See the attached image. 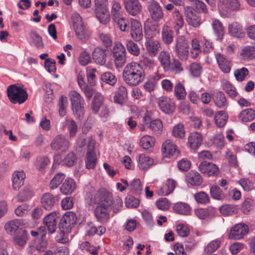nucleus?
<instances>
[{
  "mask_svg": "<svg viewBox=\"0 0 255 255\" xmlns=\"http://www.w3.org/2000/svg\"><path fill=\"white\" fill-rule=\"evenodd\" d=\"M145 74L142 66L137 62L128 63L123 72V78L130 86H135L142 82Z\"/></svg>",
  "mask_w": 255,
  "mask_h": 255,
  "instance_id": "obj_1",
  "label": "nucleus"
},
{
  "mask_svg": "<svg viewBox=\"0 0 255 255\" xmlns=\"http://www.w3.org/2000/svg\"><path fill=\"white\" fill-rule=\"evenodd\" d=\"M97 196L100 199L98 205L111 210L113 209L114 213L118 212L123 205L122 200L120 197L116 196L114 199L112 194L105 191H99Z\"/></svg>",
  "mask_w": 255,
  "mask_h": 255,
  "instance_id": "obj_2",
  "label": "nucleus"
},
{
  "mask_svg": "<svg viewBox=\"0 0 255 255\" xmlns=\"http://www.w3.org/2000/svg\"><path fill=\"white\" fill-rule=\"evenodd\" d=\"M7 95L10 101L13 104H22L28 97L26 92L16 85H11L7 87Z\"/></svg>",
  "mask_w": 255,
  "mask_h": 255,
  "instance_id": "obj_3",
  "label": "nucleus"
},
{
  "mask_svg": "<svg viewBox=\"0 0 255 255\" xmlns=\"http://www.w3.org/2000/svg\"><path fill=\"white\" fill-rule=\"evenodd\" d=\"M77 220V216L74 212H67L61 218L59 224L61 232L63 234L70 233L73 226L76 223Z\"/></svg>",
  "mask_w": 255,
  "mask_h": 255,
  "instance_id": "obj_4",
  "label": "nucleus"
},
{
  "mask_svg": "<svg viewBox=\"0 0 255 255\" xmlns=\"http://www.w3.org/2000/svg\"><path fill=\"white\" fill-rule=\"evenodd\" d=\"M221 4L219 6L220 14L224 16L228 17L231 12H236L241 9V3L239 0H219Z\"/></svg>",
  "mask_w": 255,
  "mask_h": 255,
  "instance_id": "obj_5",
  "label": "nucleus"
},
{
  "mask_svg": "<svg viewBox=\"0 0 255 255\" xmlns=\"http://www.w3.org/2000/svg\"><path fill=\"white\" fill-rule=\"evenodd\" d=\"M175 51L177 56L182 61H186L189 54V44L182 36H178L176 39Z\"/></svg>",
  "mask_w": 255,
  "mask_h": 255,
  "instance_id": "obj_6",
  "label": "nucleus"
},
{
  "mask_svg": "<svg viewBox=\"0 0 255 255\" xmlns=\"http://www.w3.org/2000/svg\"><path fill=\"white\" fill-rule=\"evenodd\" d=\"M115 65L117 68L122 67L126 61V50L124 46L120 42L115 43L113 49Z\"/></svg>",
  "mask_w": 255,
  "mask_h": 255,
  "instance_id": "obj_7",
  "label": "nucleus"
},
{
  "mask_svg": "<svg viewBox=\"0 0 255 255\" xmlns=\"http://www.w3.org/2000/svg\"><path fill=\"white\" fill-rule=\"evenodd\" d=\"M150 29H145V33L146 36V41L145 42V46L146 49L149 55L151 56H155L158 53L160 48V44L157 40L152 39Z\"/></svg>",
  "mask_w": 255,
  "mask_h": 255,
  "instance_id": "obj_8",
  "label": "nucleus"
},
{
  "mask_svg": "<svg viewBox=\"0 0 255 255\" xmlns=\"http://www.w3.org/2000/svg\"><path fill=\"white\" fill-rule=\"evenodd\" d=\"M70 145L68 139L63 135L56 136L52 140L50 146L52 149L56 151L65 152Z\"/></svg>",
  "mask_w": 255,
  "mask_h": 255,
  "instance_id": "obj_9",
  "label": "nucleus"
},
{
  "mask_svg": "<svg viewBox=\"0 0 255 255\" xmlns=\"http://www.w3.org/2000/svg\"><path fill=\"white\" fill-rule=\"evenodd\" d=\"M95 143V140L93 138H89L85 160L86 167L88 169H93L96 165L97 157L94 150Z\"/></svg>",
  "mask_w": 255,
  "mask_h": 255,
  "instance_id": "obj_10",
  "label": "nucleus"
},
{
  "mask_svg": "<svg viewBox=\"0 0 255 255\" xmlns=\"http://www.w3.org/2000/svg\"><path fill=\"white\" fill-rule=\"evenodd\" d=\"M147 8L149 15L154 21H159L163 17L162 8L156 1L150 0L148 1Z\"/></svg>",
  "mask_w": 255,
  "mask_h": 255,
  "instance_id": "obj_11",
  "label": "nucleus"
},
{
  "mask_svg": "<svg viewBox=\"0 0 255 255\" xmlns=\"http://www.w3.org/2000/svg\"><path fill=\"white\" fill-rule=\"evenodd\" d=\"M126 11L132 16H135L142 11V6L138 0H123Z\"/></svg>",
  "mask_w": 255,
  "mask_h": 255,
  "instance_id": "obj_12",
  "label": "nucleus"
},
{
  "mask_svg": "<svg viewBox=\"0 0 255 255\" xmlns=\"http://www.w3.org/2000/svg\"><path fill=\"white\" fill-rule=\"evenodd\" d=\"M249 231L248 226L243 223L238 224L233 227L229 237L231 239L239 240L247 234Z\"/></svg>",
  "mask_w": 255,
  "mask_h": 255,
  "instance_id": "obj_13",
  "label": "nucleus"
},
{
  "mask_svg": "<svg viewBox=\"0 0 255 255\" xmlns=\"http://www.w3.org/2000/svg\"><path fill=\"white\" fill-rule=\"evenodd\" d=\"M130 35L135 41H140L143 38L141 24L137 19L130 18Z\"/></svg>",
  "mask_w": 255,
  "mask_h": 255,
  "instance_id": "obj_14",
  "label": "nucleus"
},
{
  "mask_svg": "<svg viewBox=\"0 0 255 255\" xmlns=\"http://www.w3.org/2000/svg\"><path fill=\"white\" fill-rule=\"evenodd\" d=\"M186 20L187 23L194 27H199L201 22L199 17L193 11V8L189 6L184 8Z\"/></svg>",
  "mask_w": 255,
  "mask_h": 255,
  "instance_id": "obj_15",
  "label": "nucleus"
},
{
  "mask_svg": "<svg viewBox=\"0 0 255 255\" xmlns=\"http://www.w3.org/2000/svg\"><path fill=\"white\" fill-rule=\"evenodd\" d=\"M201 172L208 176L217 175L219 172L218 167L212 163L202 161L199 166Z\"/></svg>",
  "mask_w": 255,
  "mask_h": 255,
  "instance_id": "obj_16",
  "label": "nucleus"
},
{
  "mask_svg": "<svg viewBox=\"0 0 255 255\" xmlns=\"http://www.w3.org/2000/svg\"><path fill=\"white\" fill-rule=\"evenodd\" d=\"M203 136L198 132H192L190 133L187 144L189 147L194 151L196 150L202 145Z\"/></svg>",
  "mask_w": 255,
  "mask_h": 255,
  "instance_id": "obj_17",
  "label": "nucleus"
},
{
  "mask_svg": "<svg viewBox=\"0 0 255 255\" xmlns=\"http://www.w3.org/2000/svg\"><path fill=\"white\" fill-rule=\"evenodd\" d=\"M158 104L161 110L166 114L172 113L175 109L174 102L166 97H162L158 99Z\"/></svg>",
  "mask_w": 255,
  "mask_h": 255,
  "instance_id": "obj_18",
  "label": "nucleus"
},
{
  "mask_svg": "<svg viewBox=\"0 0 255 255\" xmlns=\"http://www.w3.org/2000/svg\"><path fill=\"white\" fill-rule=\"evenodd\" d=\"M111 209L105 208L98 205L94 213L97 220L102 223H107L110 219V212Z\"/></svg>",
  "mask_w": 255,
  "mask_h": 255,
  "instance_id": "obj_19",
  "label": "nucleus"
},
{
  "mask_svg": "<svg viewBox=\"0 0 255 255\" xmlns=\"http://www.w3.org/2000/svg\"><path fill=\"white\" fill-rule=\"evenodd\" d=\"M57 217L55 213H51L45 217L43 223L50 234H53L57 228Z\"/></svg>",
  "mask_w": 255,
  "mask_h": 255,
  "instance_id": "obj_20",
  "label": "nucleus"
},
{
  "mask_svg": "<svg viewBox=\"0 0 255 255\" xmlns=\"http://www.w3.org/2000/svg\"><path fill=\"white\" fill-rule=\"evenodd\" d=\"M162 152L165 156L170 157L172 155H178L179 150L176 145L174 144L170 140H166L162 144Z\"/></svg>",
  "mask_w": 255,
  "mask_h": 255,
  "instance_id": "obj_21",
  "label": "nucleus"
},
{
  "mask_svg": "<svg viewBox=\"0 0 255 255\" xmlns=\"http://www.w3.org/2000/svg\"><path fill=\"white\" fill-rule=\"evenodd\" d=\"M216 58L221 70L225 73H229L232 66L230 61L220 53L216 54Z\"/></svg>",
  "mask_w": 255,
  "mask_h": 255,
  "instance_id": "obj_22",
  "label": "nucleus"
},
{
  "mask_svg": "<svg viewBox=\"0 0 255 255\" xmlns=\"http://www.w3.org/2000/svg\"><path fill=\"white\" fill-rule=\"evenodd\" d=\"M106 50L100 47L95 48L93 51V59L94 61L100 65H103L106 61Z\"/></svg>",
  "mask_w": 255,
  "mask_h": 255,
  "instance_id": "obj_23",
  "label": "nucleus"
},
{
  "mask_svg": "<svg viewBox=\"0 0 255 255\" xmlns=\"http://www.w3.org/2000/svg\"><path fill=\"white\" fill-rule=\"evenodd\" d=\"M161 37L162 41L166 44H170L173 42L174 31L170 26L166 24L163 26L161 31Z\"/></svg>",
  "mask_w": 255,
  "mask_h": 255,
  "instance_id": "obj_24",
  "label": "nucleus"
},
{
  "mask_svg": "<svg viewBox=\"0 0 255 255\" xmlns=\"http://www.w3.org/2000/svg\"><path fill=\"white\" fill-rule=\"evenodd\" d=\"M175 186L176 182L173 180L168 179L162 186L157 190V193L159 195L161 196L168 195L173 192Z\"/></svg>",
  "mask_w": 255,
  "mask_h": 255,
  "instance_id": "obj_25",
  "label": "nucleus"
},
{
  "mask_svg": "<svg viewBox=\"0 0 255 255\" xmlns=\"http://www.w3.org/2000/svg\"><path fill=\"white\" fill-rule=\"evenodd\" d=\"M25 175L23 171H16L12 175V188L18 190L24 184Z\"/></svg>",
  "mask_w": 255,
  "mask_h": 255,
  "instance_id": "obj_26",
  "label": "nucleus"
},
{
  "mask_svg": "<svg viewBox=\"0 0 255 255\" xmlns=\"http://www.w3.org/2000/svg\"><path fill=\"white\" fill-rule=\"evenodd\" d=\"M127 95V88L124 86H120L115 92L114 102L121 105L123 104L126 101Z\"/></svg>",
  "mask_w": 255,
  "mask_h": 255,
  "instance_id": "obj_27",
  "label": "nucleus"
},
{
  "mask_svg": "<svg viewBox=\"0 0 255 255\" xmlns=\"http://www.w3.org/2000/svg\"><path fill=\"white\" fill-rule=\"evenodd\" d=\"M75 189V183L72 179H66L62 183L60 189V192L65 195L71 194Z\"/></svg>",
  "mask_w": 255,
  "mask_h": 255,
  "instance_id": "obj_28",
  "label": "nucleus"
},
{
  "mask_svg": "<svg viewBox=\"0 0 255 255\" xmlns=\"http://www.w3.org/2000/svg\"><path fill=\"white\" fill-rule=\"evenodd\" d=\"M55 203V199L53 195L49 193L44 194L41 198L42 206L47 210L52 209Z\"/></svg>",
  "mask_w": 255,
  "mask_h": 255,
  "instance_id": "obj_29",
  "label": "nucleus"
},
{
  "mask_svg": "<svg viewBox=\"0 0 255 255\" xmlns=\"http://www.w3.org/2000/svg\"><path fill=\"white\" fill-rule=\"evenodd\" d=\"M215 105L219 108H224L227 106V101L225 95L221 91L216 92L213 97Z\"/></svg>",
  "mask_w": 255,
  "mask_h": 255,
  "instance_id": "obj_30",
  "label": "nucleus"
},
{
  "mask_svg": "<svg viewBox=\"0 0 255 255\" xmlns=\"http://www.w3.org/2000/svg\"><path fill=\"white\" fill-rule=\"evenodd\" d=\"M74 28L78 38L80 40L86 42L89 39L90 34L83 23L78 26H75Z\"/></svg>",
  "mask_w": 255,
  "mask_h": 255,
  "instance_id": "obj_31",
  "label": "nucleus"
},
{
  "mask_svg": "<svg viewBox=\"0 0 255 255\" xmlns=\"http://www.w3.org/2000/svg\"><path fill=\"white\" fill-rule=\"evenodd\" d=\"M23 221L22 220L15 219L6 223L4 226V229L6 232L9 234L14 233L16 230L22 225Z\"/></svg>",
  "mask_w": 255,
  "mask_h": 255,
  "instance_id": "obj_32",
  "label": "nucleus"
},
{
  "mask_svg": "<svg viewBox=\"0 0 255 255\" xmlns=\"http://www.w3.org/2000/svg\"><path fill=\"white\" fill-rule=\"evenodd\" d=\"M96 17L101 23L105 24L110 20V12L108 8L95 9Z\"/></svg>",
  "mask_w": 255,
  "mask_h": 255,
  "instance_id": "obj_33",
  "label": "nucleus"
},
{
  "mask_svg": "<svg viewBox=\"0 0 255 255\" xmlns=\"http://www.w3.org/2000/svg\"><path fill=\"white\" fill-rule=\"evenodd\" d=\"M87 234L89 236H94L95 234L102 235L106 232V228L103 226H99L97 228L92 222L87 224Z\"/></svg>",
  "mask_w": 255,
  "mask_h": 255,
  "instance_id": "obj_34",
  "label": "nucleus"
},
{
  "mask_svg": "<svg viewBox=\"0 0 255 255\" xmlns=\"http://www.w3.org/2000/svg\"><path fill=\"white\" fill-rule=\"evenodd\" d=\"M111 13L112 19L124 15V11L120 2L116 0L111 1Z\"/></svg>",
  "mask_w": 255,
  "mask_h": 255,
  "instance_id": "obj_35",
  "label": "nucleus"
},
{
  "mask_svg": "<svg viewBox=\"0 0 255 255\" xmlns=\"http://www.w3.org/2000/svg\"><path fill=\"white\" fill-rule=\"evenodd\" d=\"M138 167L141 170H147L153 163V160L144 154H141L138 158Z\"/></svg>",
  "mask_w": 255,
  "mask_h": 255,
  "instance_id": "obj_36",
  "label": "nucleus"
},
{
  "mask_svg": "<svg viewBox=\"0 0 255 255\" xmlns=\"http://www.w3.org/2000/svg\"><path fill=\"white\" fill-rule=\"evenodd\" d=\"M158 59L165 70L167 71L170 69V57L168 52L165 51L160 52L158 56Z\"/></svg>",
  "mask_w": 255,
  "mask_h": 255,
  "instance_id": "obj_37",
  "label": "nucleus"
},
{
  "mask_svg": "<svg viewBox=\"0 0 255 255\" xmlns=\"http://www.w3.org/2000/svg\"><path fill=\"white\" fill-rule=\"evenodd\" d=\"M187 180L189 183L193 186H199L202 184V178L200 174L194 171H191L187 177Z\"/></svg>",
  "mask_w": 255,
  "mask_h": 255,
  "instance_id": "obj_38",
  "label": "nucleus"
},
{
  "mask_svg": "<svg viewBox=\"0 0 255 255\" xmlns=\"http://www.w3.org/2000/svg\"><path fill=\"white\" fill-rule=\"evenodd\" d=\"M113 20L117 24L122 31H128L129 29L128 19L124 17V15L116 17Z\"/></svg>",
  "mask_w": 255,
  "mask_h": 255,
  "instance_id": "obj_39",
  "label": "nucleus"
},
{
  "mask_svg": "<svg viewBox=\"0 0 255 255\" xmlns=\"http://www.w3.org/2000/svg\"><path fill=\"white\" fill-rule=\"evenodd\" d=\"M174 210L177 213L184 215H188L191 213L190 206L185 203L178 202L176 203L173 207Z\"/></svg>",
  "mask_w": 255,
  "mask_h": 255,
  "instance_id": "obj_40",
  "label": "nucleus"
},
{
  "mask_svg": "<svg viewBox=\"0 0 255 255\" xmlns=\"http://www.w3.org/2000/svg\"><path fill=\"white\" fill-rule=\"evenodd\" d=\"M211 25L216 36L220 39H222L224 34V28L222 23L219 20L213 19Z\"/></svg>",
  "mask_w": 255,
  "mask_h": 255,
  "instance_id": "obj_41",
  "label": "nucleus"
},
{
  "mask_svg": "<svg viewBox=\"0 0 255 255\" xmlns=\"http://www.w3.org/2000/svg\"><path fill=\"white\" fill-rule=\"evenodd\" d=\"M28 240V233L25 230H19L14 238L15 244L19 246H23Z\"/></svg>",
  "mask_w": 255,
  "mask_h": 255,
  "instance_id": "obj_42",
  "label": "nucleus"
},
{
  "mask_svg": "<svg viewBox=\"0 0 255 255\" xmlns=\"http://www.w3.org/2000/svg\"><path fill=\"white\" fill-rule=\"evenodd\" d=\"M161 77L159 75H155L150 77L143 85L145 90L147 92L153 91L156 86L158 82L160 79Z\"/></svg>",
  "mask_w": 255,
  "mask_h": 255,
  "instance_id": "obj_43",
  "label": "nucleus"
},
{
  "mask_svg": "<svg viewBox=\"0 0 255 255\" xmlns=\"http://www.w3.org/2000/svg\"><path fill=\"white\" fill-rule=\"evenodd\" d=\"M239 117L243 122L252 121L255 118V111L252 109H246L240 113Z\"/></svg>",
  "mask_w": 255,
  "mask_h": 255,
  "instance_id": "obj_44",
  "label": "nucleus"
},
{
  "mask_svg": "<svg viewBox=\"0 0 255 255\" xmlns=\"http://www.w3.org/2000/svg\"><path fill=\"white\" fill-rule=\"evenodd\" d=\"M228 28L230 34L234 36L242 37L244 35L242 26L237 22L229 24Z\"/></svg>",
  "mask_w": 255,
  "mask_h": 255,
  "instance_id": "obj_45",
  "label": "nucleus"
},
{
  "mask_svg": "<svg viewBox=\"0 0 255 255\" xmlns=\"http://www.w3.org/2000/svg\"><path fill=\"white\" fill-rule=\"evenodd\" d=\"M228 115L225 111H220L217 112L214 119L216 125L219 127H223L228 120Z\"/></svg>",
  "mask_w": 255,
  "mask_h": 255,
  "instance_id": "obj_46",
  "label": "nucleus"
},
{
  "mask_svg": "<svg viewBox=\"0 0 255 255\" xmlns=\"http://www.w3.org/2000/svg\"><path fill=\"white\" fill-rule=\"evenodd\" d=\"M103 97L100 93H96L91 103V109L97 113L102 104Z\"/></svg>",
  "mask_w": 255,
  "mask_h": 255,
  "instance_id": "obj_47",
  "label": "nucleus"
},
{
  "mask_svg": "<svg viewBox=\"0 0 255 255\" xmlns=\"http://www.w3.org/2000/svg\"><path fill=\"white\" fill-rule=\"evenodd\" d=\"M69 96L72 107L85 104L84 99L77 91H72L70 92Z\"/></svg>",
  "mask_w": 255,
  "mask_h": 255,
  "instance_id": "obj_48",
  "label": "nucleus"
},
{
  "mask_svg": "<svg viewBox=\"0 0 255 255\" xmlns=\"http://www.w3.org/2000/svg\"><path fill=\"white\" fill-rule=\"evenodd\" d=\"M154 142L155 139L154 137L145 135L140 138V145L144 149H149L154 146Z\"/></svg>",
  "mask_w": 255,
  "mask_h": 255,
  "instance_id": "obj_49",
  "label": "nucleus"
},
{
  "mask_svg": "<svg viewBox=\"0 0 255 255\" xmlns=\"http://www.w3.org/2000/svg\"><path fill=\"white\" fill-rule=\"evenodd\" d=\"M173 17L174 21V28L177 34L179 32V30L183 27L184 25V20L183 16L178 11H175L173 12Z\"/></svg>",
  "mask_w": 255,
  "mask_h": 255,
  "instance_id": "obj_50",
  "label": "nucleus"
},
{
  "mask_svg": "<svg viewBox=\"0 0 255 255\" xmlns=\"http://www.w3.org/2000/svg\"><path fill=\"white\" fill-rule=\"evenodd\" d=\"M33 195V192L29 186H25L17 196L18 201L22 202L27 201Z\"/></svg>",
  "mask_w": 255,
  "mask_h": 255,
  "instance_id": "obj_51",
  "label": "nucleus"
},
{
  "mask_svg": "<svg viewBox=\"0 0 255 255\" xmlns=\"http://www.w3.org/2000/svg\"><path fill=\"white\" fill-rule=\"evenodd\" d=\"M241 55L245 60H251L255 58V47L247 46L241 51Z\"/></svg>",
  "mask_w": 255,
  "mask_h": 255,
  "instance_id": "obj_52",
  "label": "nucleus"
},
{
  "mask_svg": "<svg viewBox=\"0 0 255 255\" xmlns=\"http://www.w3.org/2000/svg\"><path fill=\"white\" fill-rule=\"evenodd\" d=\"M100 79L103 82L113 86L117 82V77L114 74L110 72L103 73L101 74Z\"/></svg>",
  "mask_w": 255,
  "mask_h": 255,
  "instance_id": "obj_53",
  "label": "nucleus"
},
{
  "mask_svg": "<svg viewBox=\"0 0 255 255\" xmlns=\"http://www.w3.org/2000/svg\"><path fill=\"white\" fill-rule=\"evenodd\" d=\"M215 210L213 208L207 209H199L195 211L196 215L201 219H204L207 217L213 215L215 212Z\"/></svg>",
  "mask_w": 255,
  "mask_h": 255,
  "instance_id": "obj_54",
  "label": "nucleus"
},
{
  "mask_svg": "<svg viewBox=\"0 0 255 255\" xmlns=\"http://www.w3.org/2000/svg\"><path fill=\"white\" fill-rule=\"evenodd\" d=\"M129 188L131 192L139 195L142 192V186L139 179H134L130 183Z\"/></svg>",
  "mask_w": 255,
  "mask_h": 255,
  "instance_id": "obj_55",
  "label": "nucleus"
},
{
  "mask_svg": "<svg viewBox=\"0 0 255 255\" xmlns=\"http://www.w3.org/2000/svg\"><path fill=\"white\" fill-rule=\"evenodd\" d=\"M210 194L212 198L221 200L225 197V195L223 191L217 185H213L210 188Z\"/></svg>",
  "mask_w": 255,
  "mask_h": 255,
  "instance_id": "obj_56",
  "label": "nucleus"
},
{
  "mask_svg": "<svg viewBox=\"0 0 255 255\" xmlns=\"http://www.w3.org/2000/svg\"><path fill=\"white\" fill-rule=\"evenodd\" d=\"M67 104V98L64 95L61 96L58 102L59 113L61 117L66 115Z\"/></svg>",
  "mask_w": 255,
  "mask_h": 255,
  "instance_id": "obj_57",
  "label": "nucleus"
},
{
  "mask_svg": "<svg viewBox=\"0 0 255 255\" xmlns=\"http://www.w3.org/2000/svg\"><path fill=\"white\" fill-rule=\"evenodd\" d=\"M196 202L201 204H206L210 202L209 195L203 191L199 192L194 195Z\"/></svg>",
  "mask_w": 255,
  "mask_h": 255,
  "instance_id": "obj_58",
  "label": "nucleus"
},
{
  "mask_svg": "<svg viewBox=\"0 0 255 255\" xmlns=\"http://www.w3.org/2000/svg\"><path fill=\"white\" fill-rule=\"evenodd\" d=\"M127 48L129 53L134 56H138L140 53L138 45L132 40H129L126 44Z\"/></svg>",
  "mask_w": 255,
  "mask_h": 255,
  "instance_id": "obj_59",
  "label": "nucleus"
},
{
  "mask_svg": "<svg viewBox=\"0 0 255 255\" xmlns=\"http://www.w3.org/2000/svg\"><path fill=\"white\" fill-rule=\"evenodd\" d=\"M65 176L63 173L56 174L50 183L49 187L50 189H54L56 188L63 181Z\"/></svg>",
  "mask_w": 255,
  "mask_h": 255,
  "instance_id": "obj_60",
  "label": "nucleus"
},
{
  "mask_svg": "<svg viewBox=\"0 0 255 255\" xmlns=\"http://www.w3.org/2000/svg\"><path fill=\"white\" fill-rule=\"evenodd\" d=\"M174 94L178 100L184 99L186 96V92L183 85L178 83L174 87Z\"/></svg>",
  "mask_w": 255,
  "mask_h": 255,
  "instance_id": "obj_61",
  "label": "nucleus"
},
{
  "mask_svg": "<svg viewBox=\"0 0 255 255\" xmlns=\"http://www.w3.org/2000/svg\"><path fill=\"white\" fill-rule=\"evenodd\" d=\"M148 128L153 132L158 134L160 133L162 128V124L160 120H155L150 122L149 125L147 126Z\"/></svg>",
  "mask_w": 255,
  "mask_h": 255,
  "instance_id": "obj_62",
  "label": "nucleus"
},
{
  "mask_svg": "<svg viewBox=\"0 0 255 255\" xmlns=\"http://www.w3.org/2000/svg\"><path fill=\"white\" fill-rule=\"evenodd\" d=\"M80 249L84 252H87L92 255H97L98 254L97 249L94 246H91L88 242H84L80 245Z\"/></svg>",
  "mask_w": 255,
  "mask_h": 255,
  "instance_id": "obj_63",
  "label": "nucleus"
},
{
  "mask_svg": "<svg viewBox=\"0 0 255 255\" xmlns=\"http://www.w3.org/2000/svg\"><path fill=\"white\" fill-rule=\"evenodd\" d=\"M220 213L225 216L231 215L237 212L235 206L231 205H225L222 206L220 208Z\"/></svg>",
  "mask_w": 255,
  "mask_h": 255,
  "instance_id": "obj_64",
  "label": "nucleus"
}]
</instances>
